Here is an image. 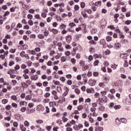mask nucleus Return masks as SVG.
<instances>
[{"label":"nucleus","instance_id":"nucleus-49","mask_svg":"<svg viewBox=\"0 0 131 131\" xmlns=\"http://www.w3.org/2000/svg\"><path fill=\"white\" fill-rule=\"evenodd\" d=\"M24 124L25 126H27V127H28V126H29L30 123L28 121H25L24 123Z\"/></svg>","mask_w":131,"mask_h":131},{"label":"nucleus","instance_id":"nucleus-62","mask_svg":"<svg viewBox=\"0 0 131 131\" xmlns=\"http://www.w3.org/2000/svg\"><path fill=\"white\" fill-rule=\"evenodd\" d=\"M120 77L122 78V79H126V75H124L123 74H121Z\"/></svg>","mask_w":131,"mask_h":131},{"label":"nucleus","instance_id":"nucleus-18","mask_svg":"<svg viewBox=\"0 0 131 131\" xmlns=\"http://www.w3.org/2000/svg\"><path fill=\"white\" fill-rule=\"evenodd\" d=\"M21 50H27V49H28V46H27V45L25 44L24 45H22L20 47Z\"/></svg>","mask_w":131,"mask_h":131},{"label":"nucleus","instance_id":"nucleus-56","mask_svg":"<svg viewBox=\"0 0 131 131\" xmlns=\"http://www.w3.org/2000/svg\"><path fill=\"white\" fill-rule=\"evenodd\" d=\"M116 124H117L118 125L120 124V120L119 119V118H117L116 119Z\"/></svg>","mask_w":131,"mask_h":131},{"label":"nucleus","instance_id":"nucleus-57","mask_svg":"<svg viewBox=\"0 0 131 131\" xmlns=\"http://www.w3.org/2000/svg\"><path fill=\"white\" fill-rule=\"evenodd\" d=\"M20 111H21V112H23V113L25 112V111H26V107H22L20 108Z\"/></svg>","mask_w":131,"mask_h":131},{"label":"nucleus","instance_id":"nucleus-11","mask_svg":"<svg viewBox=\"0 0 131 131\" xmlns=\"http://www.w3.org/2000/svg\"><path fill=\"white\" fill-rule=\"evenodd\" d=\"M11 99H12L13 101H15V102H17L18 101V97H17V96L16 95L11 96Z\"/></svg>","mask_w":131,"mask_h":131},{"label":"nucleus","instance_id":"nucleus-26","mask_svg":"<svg viewBox=\"0 0 131 131\" xmlns=\"http://www.w3.org/2000/svg\"><path fill=\"white\" fill-rule=\"evenodd\" d=\"M69 26H70L71 28H73V27H75V26H76V24H74V23H70L69 24Z\"/></svg>","mask_w":131,"mask_h":131},{"label":"nucleus","instance_id":"nucleus-1","mask_svg":"<svg viewBox=\"0 0 131 131\" xmlns=\"http://www.w3.org/2000/svg\"><path fill=\"white\" fill-rule=\"evenodd\" d=\"M101 5H102V2L101 1H98L95 3L92 1L89 3V5L91 7V9L93 12H96V11H97V9H98V7H99V6H101Z\"/></svg>","mask_w":131,"mask_h":131},{"label":"nucleus","instance_id":"nucleus-51","mask_svg":"<svg viewBox=\"0 0 131 131\" xmlns=\"http://www.w3.org/2000/svg\"><path fill=\"white\" fill-rule=\"evenodd\" d=\"M36 122H37L38 124H40L43 123V121L42 120H37Z\"/></svg>","mask_w":131,"mask_h":131},{"label":"nucleus","instance_id":"nucleus-15","mask_svg":"<svg viewBox=\"0 0 131 131\" xmlns=\"http://www.w3.org/2000/svg\"><path fill=\"white\" fill-rule=\"evenodd\" d=\"M79 26L81 28V29H82V30H85V28H86V25H85V24L80 25Z\"/></svg>","mask_w":131,"mask_h":131},{"label":"nucleus","instance_id":"nucleus-4","mask_svg":"<svg viewBox=\"0 0 131 131\" xmlns=\"http://www.w3.org/2000/svg\"><path fill=\"white\" fill-rule=\"evenodd\" d=\"M49 30H50V32H52L53 34H58V33L59 32V30L56 29H49Z\"/></svg>","mask_w":131,"mask_h":131},{"label":"nucleus","instance_id":"nucleus-10","mask_svg":"<svg viewBox=\"0 0 131 131\" xmlns=\"http://www.w3.org/2000/svg\"><path fill=\"white\" fill-rule=\"evenodd\" d=\"M50 107H55V106H57V103L56 101H51L49 102Z\"/></svg>","mask_w":131,"mask_h":131},{"label":"nucleus","instance_id":"nucleus-39","mask_svg":"<svg viewBox=\"0 0 131 131\" xmlns=\"http://www.w3.org/2000/svg\"><path fill=\"white\" fill-rule=\"evenodd\" d=\"M124 67H128V61L127 60H124Z\"/></svg>","mask_w":131,"mask_h":131},{"label":"nucleus","instance_id":"nucleus-2","mask_svg":"<svg viewBox=\"0 0 131 131\" xmlns=\"http://www.w3.org/2000/svg\"><path fill=\"white\" fill-rule=\"evenodd\" d=\"M83 127V125L82 124H79L78 125H76L73 126V128H74L76 130H79L80 128H82Z\"/></svg>","mask_w":131,"mask_h":131},{"label":"nucleus","instance_id":"nucleus-27","mask_svg":"<svg viewBox=\"0 0 131 131\" xmlns=\"http://www.w3.org/2000/svg\"><path fill=\"white\" fill-rule=\"evenodd\" d=\"M9 102V100L8 99H4L2 100V104H4V105H5V104H7Z\"/></svg>","mask_w":131,"mask_h":131},{"label":"nucleus","instance_id":"nucleus-64","mask_svg":"<svg viewBox=\"0 0 131 131\" xmlns=\"http://www.w3.org/2000/svg\"><path fill=\"white\" fill-rule=\"evenodd\" d=\"M41 16L43 17V18H46V17H47V13L46 12H42Z\"/></svg>","mask_w":131,"mask_h":131},{"label":"nucleus","instance_id":"nucleus-16","mask_svg":"<svg viewBox=\"0 0 131 131\" xmlns=\"http://www.w3.org/2000/svg\"><path fill=\"white\" fill-rule=\"evenodd\" d=\"M90 68V67H89V66L88 65H85L84 66H83L82 67V71H85V70H88V69H89Z\"/></svg>","mask_w":131,"mask_h":131},{"label":"nucleus","instance_id":"nucleus-33","mask_svg":"<svg viewBox=\"0 0 131 131\" xmlns=\"http://www.w3.org/2000/svg\"><path fill=\"white\" fill-rule=\"evenodd\" d=\"M106 41H111V40H112V37L110 36H107L106 37Z\"/></svg>","mask_w":131,"mask_h":131},{"label":"nucleus","instance_id":"nucleus-22","mask_svg":"<svg viewBox=\"0 0 131 131\" xmlns=\"http://www.w3.org/2000/svg\"><path fill=\"white\" fill-rule=\"evenodd\" d=\"M104 80H105V83H108L109 82V81L110 80V78L107 76H105L104 77Z\"/></svg>","mask_w":131,"mask_h":131},{"label":"nucleus","instance_id":"nucleus-52","mask_svg":"<svg viewBox=\"0 0 131 131\" xmlns=\"http://www.w3.org/2000/svg\"><path fill=\"white\" fill-rule=\"evenodd\" d=\"M115 32L117 33H119V34H122V32H121L120 30L119 29H116L115 30Z\"/></svg>","mask_w":131,"mask_h":131},{"label":"nucleus","instance_id":"nucleus-24","mask_svg":"<svg viewBox=\"0 0 131 131\" xmlns=\"http://www.w3.org/2000/svg\"><path fill=\"white\" fill-rule=\"evenodd\" d=\"M80 37H81V34H77L75 35V38L76 39V41H78L79 40Z\"/></svg>","mask_w":131,"mask_h":131},{"label":"nucleus","instance_id":"nucleus-53","mask_svg":"<svg viewBox=\"0 0 131 131\" xmlns=\"http://www.w3.org/2000/svg\"><path fill=\"white\" fill-rule=\"evenodd\" d=\"M25 96H26V94H25V93L23 92L20 95V98L21 99H24L25 98Z\"/></svg>","mask_w":131,"mask_h":131},{"label":"nucleus","instance_id":"nucleus-36","mask_svg":"<svg viewBox=\"0 0 131 131\" xmlns=\"http://www.w3.org/2000/svg\"><path fill=\"white\" fill-rule=\"evenodd\" d=\"M71 63H72L73 65H75V64L76 63V59H75V58H72L71 60Z\"/></svg>","mask_w":131,"mask_h":131},{"label":"nucleus","instance_id":"nucleus-63","mask_svg":"<svg viewBox=\"0 0 131 131\" xmlns=\"http://www.w3.org/2000/svg\"><path fill=\"white\" fill-rule=\"evenodd\" d=\"M28 25H30V26H32V25H33V21L29 20L28 21Z\"/></svg>","mask_w":131,"mask_h":131},{"label":"nucleus","instance_id":"nucleus-20","mask_svg":"<svg viewBox=\"0 0 131 131\" xmlns=\"http://www.w3.org/2000/svg\"><path fill=\"white\" fill-rule=\"evenodd\" d=\"M21 84L24 89H26V88H28V84H27L26 82H22Z\"/></svg>","mask_w":131,"mask_h":131},{"label":"nucleus","instance_id":"nucleus-3","mask_svg":"<svg viewBox=\"0 0 131 131\" xmlns=\"http://www.w3.org/2000/svg\"><path fill=\"white\" fill-rule=\"evenodd\" d=\"M66 40L67 43H70V42H71L72 40V36H71V35H70L67 36L66 37Z\"/></svg>","mask_w":131,"mask_h":131},{"label":"nucleus","instance_id":"nucleus-59","mask_svg":"<svg viewBox=\"0 0 131 131\" xmlns=\"http://www.w3.org/2000/svg\"><path fill=\"white\" fill-rule=\"evenodd\" d=\"M73 114H79V112L78 110H75L74 112L72 113L71 116H73Z\"/></svg>","mask_w":131,"mask_h":131},{"label":"nucleus","instance_id":"nucleus-60","mask_svg":"<svg viewBox=\"0 0 131 131\" xmlns=\"http://www.w3.org/2000/svg\"><path fill=\"white\" fill-rule=\"evenodd\" d=\"M64 54L67 57H69V56H70V54H71L70 51H68L65 52Z\"/></svg>","mask_w":131,"mask_h":131},{"label":"nucleus","instance_id":"nucleus-30","mask_svg":"<svg viewBox=\"0 0 131 131\" xmlns=\"http://www.w3.org/2000/svg\"><path fill=\"white\" fill-rule=\"evenodd\" d=\"M83 108H84L83 105H80L77 106V110L78 111H81L82 109H83Z\"/></svg>","mask_w":131,"mask_h":131},{"label":"nucleus","instance_id":"nucleus-28","mask_svg":"<svg viewBox=\"0 0 131 131\" xmlns=\"http://www.w3.org/2000/svg\"><path fill=\"white\" fill-rule=\"evenodd\" d=\"M27 54L25 53V51H23L20 53V57H21L22 58H24V56L25 55H26Z\"/></svg>","mask_w":131,"mask_h":131},{"label":"nucleus","instance_id":"nucleus-6","mask_svg":"<svg viewBox=\"0 0 131 131\" xmlns=\"http://www.w3.org/2000/svg\"><path fill=\"white\" fill-rule=\"evenodd\" d=\"M31 80H37L38 79V76L37 75H33L30 77Z\"/></svg>","mask_w":131,"mask_h":131},{"label":"nucleus","instance_id":"nucleus-44","mask_svg":"<svg viewBox=\"0 0 131 131\" xmlns=\"http://www.w3.org/2000/svg\"><path fill=\"white\" fill-rule=\"evenodd\" d=\"M80 7L82 9H84L85 8V3L84 2L81 3Z\"/></svg>","mask_w":131,"mask_h":131},{"label":"nucleus","instance_id":"nucleus-23","mask_svg":"<svg viewBox=\"0 0 131 131\" xmlns=\"http://www.w3.org/2000/svg\"><path fill=\"white\" fill-rule=\"evenodd\" d=\"M67 26L64 24H62L60 26H59V28L60 29H61V30H62V29H65V28H66Z\"/></svg>","mask_w":131,"mask_h":131},{"label":"nucleus","instance_id":"nucleus-17","mask_svg":"<svg viewBox=\"0 0 131 131\" xmlns=\"http://www.w3.org/2000/svg\"><path fill=\"white\" fill-rule=\"evenodd\" d=\"M100 43L102 46H105L106 45V41L104 39H101L100 41Z\"/></svg>","mask_w":131,"mask_h":131},{"label":"nucleus","instance_id":"nucleus-45","mask_svg":"<svg viewBox=\"0 0 131 131\" xmlns=\"http://www.w3.org/2000/svg\"><path fill=\"white\" fill-rule=\"evenodd\" d=\"M95 130L96 131H103V127H98L95 128Z\"/></svg>","mask_w":131,"mask_h":131},{"label":"nucleus","instance_id":"nucleus-35","mask_svg":"<svg viewBox=\"0 0 131 131\" xmlns=\"http://www.w3.org/2000/svg\"><path fill=\"white\" fill-rule=\"evenodd\" d=\"M24 74H28L29 73V70L28 69H26L23 71Z\"/></svg>","mask_w":131,"mask_h":131},{"label":"nucleus","instance_id":"nucleus-37","mask_svg":"<svg viewBox=\"0 0 131 131\" xmlns=\"http://www.w3.org/2000/svg\"><path fill=\"white\" fill-rule=\"evenodd\" d=\"M99 63H100V61H99V60H96L94 61L93 65L94 66H98Z\"/></svg>","mask_w":131,"mask_h":131},{"label":"nucleus","instance_id":"nucleus-8","mask_svg":"<svg viewBox=\"0 0 131 131\" xmlns=\"http://www.w3.org/2000/svg\"><path fill=\"white\" fill-rule=\"evenodd\" d=\"M81 15L83 17H84V18H88V16L85 9H84V11L81 12Z\"/></svg>","mask_w":131,"mask_h":131},{"label":"nucleus","instance_id":"nucleus-21","mask_svg":"<svg viewBox=\"0 0 131 131\" xmlns=\"http://www.w3.org/2000/svg\"><path fill=\"white\" fill-rule=\"evenodd\" d=\"M97 81L93 80H90V85H95Z\"/></svg>","mask_w":131,"mask_h":131},{"label":"nucleus","instance_id":"nucleus-19","mask_svg":"<svg viewBox=\"0 0 131 131\" xmlns=\"http://www.w3.org/2000/svg\"><path fill=\"white\" fill-rule=\"evenodd\" d=\"M79 65L81 66V67H83V66L85 65V62L83 60H80Z\"/></svg>","mask_w":131,"mask_h":131},{"label":"nucleus","instance_id":"nucleus-43","mask_svg":"<svg viewBox=\"0 0 131 131\" xmlns=\"http://www.w3.org/2000/svg\"><path fill=\"white\" fill-rule=\"evenodd\" d=\"M27 64L28 67H30L32 65V62L30 60H29L27 62Z\"/></svg>","mask_w":131,"mask_h":131},{"label":"nucleus","instance_id":"nucleus-38","mask_svg":"<svg viewBox=\"0 0 131 131\" xmlns=\"http://www.w3.org/2000/svg\"><path fill=\"white\" fill-rule=\"evenodd\" d=\"M120 42L122 43V45H124V43H126V42H127V40H125V39H122Z\"/></svg>","mask_w":131,"mask_h":131},{"label":"nucleus","instance_id":"nucleus-48","mask_svg":"<svg viewBox=\"0 0 131 131\" xmlns=\"http://www.w3.org/2000/svg\"><path fill=\"white\" fill-rule=\"evenodd\" d=\"M28 19H29L30 20H32L33 19V15L31 14H28L27 15Z\"/></svg>","mask_w":131,"mask_h":131},{"label":"nucleus","instance_id":"nucleus-61","mask_svg":"<svg viewBox=\"0 0 131 131\" xmlns=\"http://www.w3.org/2000/svg\"><path fill=\"white\" fill-rule=\"evenodd\" d=\"M60 80H61L62 82H65V80H66V79L64 77H60Z\"/></svg>","mask_w":131,"mask_h":131},{"label":"nucleus","instance_id":"nucleus-32","mask_svg":"<svg viewBox=\"0 0 131 131\" xmlns=\"http://www.w3.org/2000/svg\"><path fill=\"white\" fill-rule=\"evenodd\" d=\"M98 109L100 111H105V106H104L103 105H100Z\"/></svg>","mask_w":131,"mask_h":131},{"label":"nucleus","instance_id":"nucleus-41","mask_svg":"<svg viewBox=\"0 0 131 131\" xmlns=\"http://www.w3.org/2000/svg\"><path fill=\"white\" fill-rule=\"evenodd\" d=\"M86 92L88 93V94H92V92H93V89H87L86 90Z\"/></svg>","mask_w":131,"mask_h":131},{"label":"nucleus","instance_id":"nucleus-46","mask_svg":"<svg viewBox=\"0 0 131 131\" xmlns=\"http://www.w3.org/2000/svg\"><path fill=\"white\" fill-rule=\"evenodd\" d=\"M89 43H90V45H97V42H95V40H91L90 41H89Z\"/></svg>","mask_w":131,"mask_h":131},{"label":"nucleus","instance_id":"nucleus-13","mask_svg":"<svg viewBox=\"0 0 131 131\" xmlns=\"http://www.w3.org/2000/svg\"><path fill=\"white\" fill-rule=\"evenodd\" d=\"M19 127L21 131H26V127H25V126H24V125L20 124L19 125Z\"/></svg>","mask_w":131,"mask_h":131},{"label":"nucleus","instance_id":"nucleus-12","mask_svg":"<svg viewBox=\"0 0 131 131\" xmlns=\"http://www.w3.org/2000/svg\"><path fill=\"white\" fill-rule=\"evenodd\" d=\"M49 34H50V32H49V30L46 29L44 31V37L46 36V37H48V36H49Z\"/></svg>","mask_w":131,"mask_h":131},{"label":"nucleus","instance_id":"nucleus-40","mask_svg":"<svg viewBox=\"0 0 131 131\" xmlns=\"http://www.w3.org/2000/svg\"><path fill=\"white\" fill-rule=\"evenodd\" d=\"M23 76L25 79H29V76L27 74H24Z\"/></svg>","mask_w":131,"mask_h":131},{"label":"nucleus","instance_id":"nucleus-55","mask_svg":"<svg viewBox=\"0 0 131 131\" xmlns=\"http://www.w3.org/2000/svg\"><path fill=\"white\" fill-rule=\"evenodd\" d=\"M93 76H95V77H97L99 76V72H93Z\"/></svg>","mask_w":131,"mask_h":131},{"label":"nucleus","instance_id":"nucleus-7","mask_svg":"<svg viewBox=\"0 0 131 131\" xmlns=\"http://www.w3.org/2000/svg\"><path fill=\"white\" fill-rule=\"evenodd\" d=\"M96 102L99 106H102L104 104V102L101 100V98H99Z\"/></svg>","mask_w":131,"mask_h":131},{"label":"nucleus","instance_id":"nucleus-34","mask_svg":"<svg viewBox=\"0 0 131 131\" xmlns=\"http://www.w3.org/2000/svg\"><path fill=\"white\" fill-rule=\"evenodd\" d=\"M101 100L103 103H107L108 102V98H107V97H104L103 98H101Z\"/></svg>","mask_w":131,"mask_h":131},{"label":"nucleus","instance_id":"nucleus-14","mask_svg":"<svg viewBox=\"0 0 131 131\" xmlns=\"http://www.w3.org/2000/svg\"><path fill=\"white\" fill-rule=\"evenodd\" d=\"M32 95H27L25 97V100L27 101H30L32 99Z\"/></svg>","mask_w":131,"mask_h":131},{"label":"nucleus","instance_id":"nucleus-50","mask_svg":"<svg viewBox=\"0 0 131 131\" xmlns=\"http://www.w3.org/2000/svg\"><path fill=\"white\" fill-rule=\"evenodd\" d=\"M75 93L77 94V95H79L80 94V90L77 88L75 89Z\"/></svg>","mask_w":131,"mask_h":131},{"label":"nucleus","instance_id":"nucleus-5","mask_svg":"<svg viewBox=\"0 0 131 131\" xmlns=\"http://www.w3.org/2000/svg\"><path fill=\"white\" fill-rule=\"evenodd\" d=\"M94 57L95 59V60H97V59H102V54H97V53H95L94 54Z\"/></svg>","mask_w":131,"mask_h":131},{"label":"nucleus","instance_id":"nucleus-31","mask_svg":"<svg viewBox=\"0 0 131 131\" xmlns=\"http://www.w3.org/2000/svg\"><path fill=\"white\" fill-rule=\"evenodd\" d=\"M38 38H39V39H43V38H45V35L42 34H39L38 35Z\"/></svg>","mask_w":131,"mask_h":131},{"label":"nucleus","instance_id":"nucleus-47","mask_svg":"<svg viewBox=\"0 0 131 131\" xmlns=\"http://www.w3.org/2000/svg\"><path fill=\"white\" fill-rule=\"evenodd\" d=\"M107 97L108 98H110L111 100H113V99H114V95H113V94H108Z\"/></svg>","mask_w":131,"mask_h":131},{"label":"nucleus","instance_id":"nucleus-29","mask_svg":"<svg viewBox=\"0 0 131 131\" xmlns=\"http://www.w3.org/2000/svg\"><path fill=\"white\" fill-rule=\"evenodd\" d=\"M85 10L88 13V14H89V15H91V14L93 13V11L91 9H85Z\"/></svg>","mask_w":131,"mask_h":131},{"label":"nucleus","instance_id":"nucleus-54","mask_svg":"<svg viewBox=\"0 0 131 131\" xmlns=\"http://www.w3.org/2000/svg\"><path fill=\"white\" fill-rule=\"evenodd\" d=\"M27 67V66H26V64H23L20 66V68L21 69H26Z\"/></svg>","mask_w":131,"mask_h":131},{"label":"nucleus","instance_id":"nucleus-58","mask_svg":"<svg viewBox=\"0 0 131 131\" xmlns=\"http://www.w3.org/2000/svg\"><path fill=\"white\" fill-rule=\"evenodd\" d=\"M34 17L35 18H36V19H38L39 20H40V19H41L39 14H36L35 15Z\"/></svg>","mask_w":131,"mask_h":131},{"label":"nucleus","instance_id":"nucleus-9","mask_svg":"<svg viewBox=\"0 0 131 131\" xmlns=\"http://www.w3.org/2000/svg\"><path fill=\"white\" fill-rule=\"evenodd\" d=\"M114 47L115 48V49H116L117 50V49H120V48H121V45L119 43H116L114 45Z\"/></svg>","mask_w":131,"mask_h":131},{"label":"nucleus","instance_id":"nucleus-25","mask_svg":"<svg viewBox=\"0 0 131 131\" xmlns=\"http://www.w3.org/2000/svg\"><path fill=\"white\" fill-rule=\"evenodd\" d=\"M120 121L122 123H127V120L124 118H121Z\"/></svg>","mask_w":131,"mask_h":131},{"label":"nucleus","instance_id":"nucleus-42","mask_svg":"<svg viewBox=\"0 0 131 131\" xmlns=\"http://www.w3.org/2000/svg\"><path fill=\"white\" fill-rule=\"evenodd\" d=\"M51 96V94L49 92H47L44 94L45 98H49Z\"/></svg>","mask_w":131,"mask_h":131}]
</instances>
